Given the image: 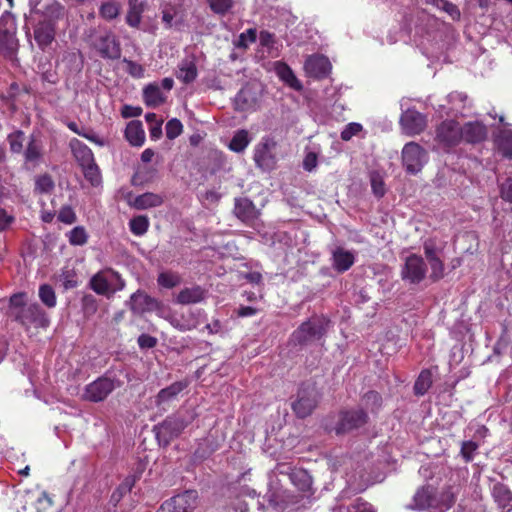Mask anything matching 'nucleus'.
Wrapping results in <instances>:
<instances>
[{"label":"nucleus","mask_w":512,"mask_h":512,"mask_svg":"<svg viewBox=\"0 0 512 512\" xmlns=\"http://www.w3.org/2000/svg\"><path fill=\"white\" fill-rule=\"evenodd\" d=\"M8 313L25 329L49 326V318L46 313L37 303H27L25 293H17L10 297Z\"/></svg>","instance_id":"nucleus-1"},{"label":"nucleus","mask_w":512,"mask_h":512,"mask_svg":"<svg viewBox=\"0 0 512 512\" xmlns=\"http://www.w3.org/2000/svg\"><path fill=\"white\" fill-rule=\"evenodd\" d=\"M329 321L323 317H312L302 323L293 332L292 338L298 344H306L321 339L328 328Z\"/></svg>","instance_id":"nucleus-2"},{"label":"nucleus","mask_w":512,"mask_h":512,"mask_svg":"<svg viewBox=\"0 0 512 512\" xmlns=\"http://www.w3.org/2000/svg\"><path fill=\"white\" fill-rule=\"evenodd\" d=\"M277 142L264 137L254 148L253 160L258 168L263 171L273 170L277 163L276 156Z\"/></svg>","instance_id":"nucleus-3"},{"label":"nucleus","mask_w":512,"mask_h":512,"mask_svg":"<svg viewBox=\"0 0 512 512\" xmlns=\"http://www.w3.org/2000/svg\"><path fill=\"white\" fill-rule=\"evenodd\" d=\"M318 403V392L314 385L303 384L297 393L292 409L299 418L309 416Z\"/></svg>","instance_id":"nucleus-4"},{"label":"nucleus","mask_w":512,"mask_h":512,"mask_svg":"<svg viewBox=\"0 0 512 512\" xmlns=\"http://www.w3.org/2000/svg\"><path fill=\"white\" fill-rule=\"evenodd\" d=\"M428 160V154L416 142H409L402 149V163L405 170L410 174H416L425 165Z\"/></svg>","instance_id":"nucleus-5"},{"label":"nucleus","mask_w":512,"mask_h":512,"mask_svg":"<svg viewBox=\"0 0 512 512\" xmlns=\"http://www.w3.org/2000/svg\"><path fill=\"white\" fill-rule=\"evenodd\" d=\"M92 45L103 58L118 59L121 56L120 43L111 32L105 31L97 34Z\"/></svg>","instance_id":"nucleus-6"},{"label":"nucleus","mask_w":512,"mask_h":512,"mask_svg":"<svg viewBox=\"0 0 512 512\" xmlns=\"http://www.w3.org/2000/svg\"><path fill=\"white\" fill-rule=\"evenodd\" d=\"M435 141L443 147H452L462 141L461 126L453 120L443 121L436 129Z\"/></svg>","instance_id":"nucleus-7"},{"label":"nucleus","mask_w":512,"mask_h":512,"mask_svg":"<svg viewBox=\"0 0 512 512\" xmlns=\"http://www.w3.org/2000/svg\"><path fill=\"white\" fill-rule=\"evenodd\" d=\"M116 388L115 381L108 377H99L86 385L83 398L91 402H101Z\"/></svg>","instance_id":"nucleus-8"},{"label":"nucleus","mask_w":512,"mask_h":512,"mask_svg":"<svg viewBox=\"0 0 512 512\" xmlns=\"http://www.w3.org/2000/svg\"><path fill=\"white\" fill-rule=\"evenodd\" d=\"M197 493L185 491L165 501L157 512H192L196 507Z\"/></svg>","instance_id":"nucleus-9"},{"label":"nucleus","mask_w":512,"mask_h":512,"mask_svg":"<svg viewBox=\"0 0 512 512\" xmlns=\"http://www.w3.org/2000/svg\"><path fill=\"white\" fill-rule=\"evenodd\" d=\"M400 124L406 135L415 136L425 130L427 127V119L422 113L414 109H408L402 113Z\"/></svg>","instance_id":"nucleus-10"},{"label":"nucleus","mask_w":512,"mask_h":512,"mask_svg":"<svg viewBox=\"0 0 512 512\" xmlns=\"http://www.w3.org/2000/svg\"><path fill=\"white\" fill-rule=\"evenodd\" d=\"M426 270L424 260L420 256L412 254L405 260L402 278L411 283H419L425 278Z\"/></svg>","instance_id":"nucleus-11"},{"label":"nucleus","mask_w":512,"mask_h":512,"mask_svg":"<svg viewBox=\"0 0 512 512\" xmlns=\"http://www.w3.org/2000/svg\"><path fill=\"white\" fill-rule=\"evenodd\" d=\"M183 431L181 424L175 416L167 417L162 423L154 427L156 438L160 444L168 445L170 441L180 435Z\"/></svg>","instance_id":"nucleus-12"},{"label":"nucleus","mask_w":512,"mask_h":512,"mask_svg":"<svg viewBox=\"0 0 512 512\" xmlns=\"http://www.w3.org/2000/svg\"><path fill=\"white\" fill-rule=\"evenodd\" d=\"M126 305L134 314L137 315L154 311L159 307V303L156 299L150 297L141 290H137L133 293L126 302Z\"/></svg>","instance_id":"nucleus-13"},{"label":"nucleus","mask_w":512,"mask_h":512,"mask_svg":"<svg viewBox=\"0 0 512 512\" xmlns=\"http://www.w3.org/2000/svg\"><path fill=\"white\" fill-rule=\"evenodd\" d=\"M367 422V414L363 410H352L341 413L336 426V433H346L363 426Z\"/></svg>","instance_id":"nucleus-14"},{"label":"nucleus","mask_w":512,"mask_h":512,"mask_svg":"<svg viewBox=\"0 0 512 512\" xmlns=\"http://www.w3.org/2000/svg\"><path fill=\"white\" fill-rule=\"evenodd\" d=\"M304 69L310 77L323 78L331 70V64L329 59L323 55H311L306 59Z\"/></svg>","instance_id":"nucleus-15"},{"label":"nucleus","mask_w":512,"mask_h":512,"mask_svg":"<svg viewBox=\"0 0 512 512\" xmlns=\"http://www.w3.org/2000/svg\"><path fill=\"white\" fill-rule=\"evenodd\" d=\"M111 277L118 278V272L110 268L97 272L90 280L91 289L99 295L111 297Z\"/></svg>","instance_id":"nucleus-16"},{"label":"nucleus","mask_w":512,"mask_h":512,"mask_svg":"<svg viewBox=\"0 0 512 512\" xmlns=\"http://www.w3.org/2000/svg\"><path fill=\"white\" fill-rule=\"evenodd\" d=\"M185 387L186 384L183 382H175L170 386L161 389L155 398V405L161 410L166 411L169 404L177 398Z\"/></svg>","instance_id":"nucleus-17"},{"label":"nucleus","mask_w":512,"mask_h":512,"mask_svg":"<svg viewBox=\"0 0 512 512\" xmlns=\"http://www.w3.org/2000/svg\"><path fill=\"white\" fill-rule=\"evenodd\" d=\"M491 495L502 512L512 511V492L505 484L494 483L491 488Z\"/></svg>","instance_id":"nucleus-18"},{"label":"nucleus","mask_w":512,"mask_h":512,"mask_svg":"<svg viewBox=\"0 0 512 512\" xmlns=\"http://www.w3.org/2000/svg\"><path fill=\"white\" fill-rule=\"evenodd\" d=\"M234 214L242 222L252 223L258 218L259 211L250 199L238 198L235 200Z\"/></svg>","instance_id":"nucleus-19"},{"label":"nucleus","mask_w":512,"mask_h":512,"mask_svg":"<svg viewBox=\"0 0 512 512\" xmlns=\"http://www.w3.org/2000/svg\"><path fill=\"white\" fill-rule=\"evenodd\" d=\"M55 37L54 23L51 20L40 21L34 29V38L41 49L52 43Z\"/></svg>","instance_id":"nucleus-20"},{"label":"nucleus","mask_w":512,"mask_h":512,"mask_svg":"<svg viewBox=\"0 0 512 512\" xmlns=\"http://www.w3.org/2000/svg\"><path fill=\"white\" fill-rule=\"evenodd\" d=\"M462 140L467 143H478L486 138V127L478 122H468L461 126Z\"/></svg>","instance_id":"nucleus-21"},{"label":"nucleus","mask_w":512,"mask_h":512,"mask_svg":"<svg viewBox=\"0 0 512 512\" xmlns=\"http://www.w3.org/2000/svg\"><path fill=\"white\" fill-rule=\"evenodd\" d=\"M430 500H434V488L431 486L422 487L418 489L413 497V502L408 506L409 509L414 510H425L428 509L430 512H434V507L428 505Z\"/></svg>","instance_id":"nucleus-22"},{"label":"nucleus","mask_w":512,"mask_h":512,"mask_svg":"<svg viewBox=\"0 0 512 512\" xmlns=\"http://www.w3.org/2000/svg\"><path fill=\"white\" fill-rule=\"evenodd\" d=\"M206 297L205 290L200 286H192L182 289L176 298V302L182 305L202 302Z\"/></svg>","instance_id":"nucleus-23"},{"label":"nucleus","mask_w":512,"mask_h":512,"mask_svg":"<svg viewBox=\"0 0 512 512\" xmlns=\"http://www.w3.org/2000/svg\"><path fill=\"white\" fill-rule=\"evenodd\" d=\"M18 50V40L13 33L0 30V54L5 58L14 59Z\"/></svg>","instance_id":"nucleus-24"},{"label":"nucleus","mask_w":512,"mask_h":512,"mask_svg":"<svg viewBox=\"0 0 512 512\" xmlns=\"http://www.w3.org/2000/svg\"><path fill=\"white\" fill-rule=\"evenodd\" d=\"M163 203V197L159 194L146 192L138 195L129 202V205L137 210H145L153 207H158Z\"/></svg>","instance_id":"nucleus-25"},{"label":"nucleus","mask_w":512,"mask_h":512,"mask_svg":"<svg viewBox=\"0 0 512 512\" xmlns=\"http://www.w3.org/2000/svg\"><path fill=\"white\" fill-rule=\"evenodd\" d=\"M333 268L342 273L347 271L355 261V256L352 252L337 248L333 251Z\"/></svg>","instance_id":"nucleus-26"},{"label":"nucleus","mask_w":512,"mask_h":512,"mask_svg":"<svg viewBox=\"0 0 512 512\" xmlns=\"http://www.w3.org/2000/svg\"><path fill=\"white\" fill-rule=\"evenodd\" d=\"M125 137L133 146H142L145 142V132L140 121H130L125 129Z\"/></svg>","instance_id":"nucleus-27"},{"label":"nucleus","mask_w":512,"mask_h":512,"mask_svg":"<svg viewBox=\"0 0 512 512\" xmlns=\"http://www.w3.org/2000/svg\"><path fill=\"white\" fill-rule=\"evenodd\" d=\"M428 505L434 507V512H443L449 509L455 502L454 493L450 488L443 490L440 493H436L434 490V500H430Z\"/></svg>","instance_id":"nucleus-28"},{"label":"nucleus","mask_w":512,"mask_h":512,"mask_svg":"<svg viewBox=\"0 0 512 512\" xmlns=\"http://www.w3.org/2000/svg\"><path fill=\"white\" fill-rule=\"evenodd\" d=\"M198 75L197 67L192 59H184L178 66L176 77L185 84L193 82Z\"/></svg>","instance_id":"nucleus-29"},{"label":"nucleus","mask_w":512,"mask_h":512,"mask_svg":"<svg viewBox=\"0 0 512 512\" xmlns=\"http://www.w3.org/2000/svg\"><path fill=\"white\" fill-rule=\"evenodd\" d=\"M275 71L278 77L295 90H301L302 84L297 79L292 69L283 62L275 63Z\"/></svg>","instance_id":"nucleus-30"},{"label":"nucleus","mask_w":512,"mask_h":512,"mask_svg":"<svg viewBox=\"0 0 512 512\" xmlns=\"http://www.w3.org/2000/svg\"><path fill=\"white\" fill-rule=\"evenodd\" d=\"M143 99L147 106L155 108L165 101V96L161 92L160 86L152 83L144 88Z\"/></svg>","instance_id":"nucleus-31"},{"label":"nucleus","mask_w":512,"mask_h":512,"mask_svg":"<svg viewBox=\"0 0 512 512\" xmlns=\"http://www.w3.org/2000/svg\"><path fill=\"white\" fill-rule=\"evenodd\" d=\"M43 156V144L34 136H31L24 152L26 162L37 164Z\"/></svg>","instance_id":"nucleus-32"},{"label":"nucleus","mask_w":512,"mask_h":512,"mask_svg":"<svg viewBox=\"0 0 512 512\" xmlns=\"http://www.w3.org/2000/svg\"><path fill=\"white\" fill-rule=\"evenodd\" d=\"M72 151L81 167L95 161L91 149L80 141L72 143Z\"/></svg>","instance_id":"nucleus-33"},{"label":"nucleus","mask_w":512,"mask_h":512,"mask_svg":"<svg viewBox=\"0 0 512 512\" xmlns=\"http://www.w3.org/2000/svg\"><path fill=\"white\" fill-rule=\"evenodd\" d=\"M427 4L447 13L453 20H459L461 13L458 7L448 0H426Z\"/></svg>","instance_id":"nucleus-34"},{"label":"nucleus","mask_w":512,"mask_h":512,"mask_svg":"<svg viewBox=\"0 0 512 512\" xmlns=\"http://www.w3.org/2000/svg\"><path fill=\"white\" fill-rule=\"evenodd\" d=\"M249 142L248 132L246 130H239L231 139L229 148L234 152L240 153L246 149Z\"/></svg>","instance_id":"nucleus-35"},{"label":"nucleus","mask_w":512,"mask_h":512,"mask_svg":"<svg viewBox=\"0 0 512 512\" xmlns=\"http://www.w3.org/2000/svg\"><path fill=\"white\" fill-rule=\"evenodd\" d=\"M499 151L506 159L512 160V131H503L499 137Z\"/></svg>","instance_id":"nucleus-36"},{"label":"nucleus","mask_w":512,"mask_h":512,"mask_svg":"<svg viewBox=\"0 0 512 512\" xmlns=\"http://www.w3.org/2000/svg\"><path fill=\"white\" fill-rule=\"evenodd\" d=\"M432 385V374L428 370H424L418 376L414 384V392L416 395H424Z\"/></svg>","instance_id":"nucleus-37"},{"label":"nucleus","mask_w":512,"mask_h":512,"mask_svg":"<svg viewBox=\"0 0 512 512\" xmlns=\"http://www.w3.org/2000/svg\"><path fill=\"white\" fill-rule=\"evenodd\" d=\"M69 243L74 246L85 245L88 241V234L83 226H76L67 233Z\"/></svg>","instance_id":"nucleus-38"},{"label":"nucleus","mask_w":512,"mask_h":512,"mask_svg":"<svg viewBox=\"0 0 512 512\" xmlns=\"http://www.w3.org/2000/svg\"><path fill=\"white\" fill-rule=\"evenodd\" d=\"M131 232L136 236L144 235L149 227V219L147 216L139 215L129 222Z\"/></svg>","instance_id":"nucleus-39"},{"label":"nucleus","mask_w":512,"mask_h":512,"mask_svg":"<svg viewBox=\"0 0 512 512\" xmlns=\"http://www.w3.org/2000/svg\"><path fill=\"white\" fill-rule=\"evenodd\" d=\"M25 139L24 132L21 130L14 131L7 136V141L12 153H21L23 150V142Z\"/></svg>","instance_id":"nucleus-40"},{"label":"nucleus","mask_w":512,"mask_h":512,"mask_svg":"<svg viewBox=\"0 0 512 512\" xmlns=\"http://www.w3.org/2000/svg\"><path fill=\"white\" fill-rule=\"evenodd\" d=\"M39 298L44 305L48 308H53L56 305V295L50 285L43 284L39 288Z\"/></svg>","instance_id":"nucleus-41"},{"label":"nucleus","mask_w":512,"mask_h":512,"mask_svg":"<svg viewBox=\"0 0 512 512\" xmlns=\"http://www.w3.org/2000/svg\"><path fill=\"white\" fill-rule=\"evenodd\" d=\"M82 170L85 178L91 182L92 185L96 186L101 181V175L98 166L95 161L89 163L88 165L82 166Z\"/></svg>","instance_id":"nucleus-42"},{"label":"nucleus","mask_w":512,"mask_h":512,"mask_svg":"<svg viewBox=\"0 0 512 512\" xmlns=\"http://www.w3.org/2000/svg\"><path fill=\"white\" fill-rule=\"evenodd\" d=\"M362 403L367 409L374 412L381 406L382 399L379 393L369 391L363 396Z\"/></svg>","instance_id":"nucleus-43"},{"label":"nucleus","mask_w":512,"mask_h":512,"mask_svg":"<svg viewBox=\"0 0 512 512\" xmlns=\"http://www.w3.org/2000/svg\"><path fill=\"white\" fill-rule=\"evenodd\" d=\"M180 282V276L173 272H162L158 276V284L165 288H173Z\"/></svg>","instance_id":"nucleus-44"},{"label":"nucleus","mask_w":512,"mask_h":512,"mask_svg":"<svg viewBox=\"0 0 512 512\" xmlns=\"http://www.w3.org/2000/svg\"><path fill=\"white\" fill-rule=\"evenodd\" d=\"M370 182L373 193L377 197H382L385 194V185L382 176L376 172H373L370 175Z\"/></svg>","instance_id":"nucleus-45"},{"label":"nucleus","mask_w":512,"mask_h":512,"mask_svg":"<svg viewBox=\"0 0 512 512\" xmlns=\"http://www.w3.org/2000/svg\"><path fill=\"white\" fill-rule=\"evenodd\" d=\"M165 129L167 138L175 139L182 133L183 125L178 119L173 118L167 122Z\"/></svg>","instance_id":"nucleus-46"},{"label":"nucleus","mask_w":512,"mask_h":512,"mask_svg":"<svg viewBox=\"0 0 512 512\" xmlns=\"http://www.w3.org/2000/svg\"><path fill=\"white\" fill-rule=\"evenodd\" d=\"M58 220L64 224H73L76 221V214L71 206H63L58 213Z\"/></svg>","instance_id":"nucleus-47"},{"label":"nucleus","mask_w":512,"mask_h":512,"mask_svg":"<svg viewBox=\"0 0 512 512\" xmlns=\"http://www.w3.org/2000/svg\"><path fill=\"white\" fill-rule=\"evenodd\" d=\"M140 14V7L130 2V9L126 16L127 23L132 27H137L141 20Z\"/></svg>","instance_id":"nucleus-48"},{"label":"nucleus","mask_w":512,"mask_h":512,"mask_svg":"<svg viewBox=\"0 0 512 512\" xmlns=\"http://www.w3.org/2000/svg\"><path fill=\"white\" fill-rule=\"evenodd\" d=\"M54 188V182L49 175H41L36 180V189L41 193H47Z\"/></svg>","instance_id":"nucleus-49"},{"label":"nucleus","mask_w":512,"mask_h":512,"mask_svg":"<svg viewBox=\"0 0 512 512\" xmlns=\"http://www.w3.org/2000/svg\"><path fill=\"white\" fill-rule=\"evenodd\" d=\"M100 13L106 19H113L119 13V6L115 2L104 3L100 8Z\"/></svg>","instance_id":"nucleus-50"},{"label":"nucleus","mask_w":512,"mask_h":512,"mask_svg":"<svg viewBox=\"0 0 512 512\" xmlns=\"http://www.w3.org/2000/svg\"><path fill=\"white\" fill-rule=\"evenodd\" d=\"M478 445L473 441H464L461 445V455L469 462L473 460L474 452L477 450Z\"/></svg>","instance_id":"nucleus-51"},{"label":"nucleus","mask_w":512,"mask_h":512,"mask_svg":"<svg viewBox=\"0 0 512 512\" xmlns=\"http://www.w3.org/2000/svg\"><path fill=\"white\" fill-rule=\"evenodd\" d=\"M211 9L218 14L226 13L232 6V0H208Z\"/></svg>","instance_id":"nucleus-52"},{"label":"nucleus","mask_w":512,"mask_h":512,"mask_svg":"<svg viewBox=\"0 0 512 512\" xmlns=\"http://www.w3.org/2000/svg\"><path fill=\"white\" fill-rule=\"evenodd\" d=\"M256 29H248L241 33L238 40V47L246 48L250 43L256 41Z\"/></svg>","instance_id":"nucleus-53"},{"label":"nucleus","mask_w":512,"mask_h":512,"mask_svg":"<svg viewBox=\"0 0 512 512\" xmlns=\"http://www.w3.org/2000/svg\"><path fill=\"white\" fill-rule=\"evenodd\" d=\"M361 129L362 126L359 123H349L341 132V139L344 141H349L353 136L357 135Z\"/></svg>","instance_id":"nucleus-54"},{"label":"nucleus","mask_w":512,"mask_h":512,"mask_svg":"<svg viewBox=\"0 0 512 512\" xmlns=\"http://www.w3.org/2000/svg\"><path fill=\"white\" fill-rule=\"evenodd\" d=\"M123 62L127 65L126 71L135 78H141L144 74L143 67L131 60L124 59Z\"/></svg>","instance_id":"nucleus-55"},{"label":"nucleus","mask_w":512,"mask_h":512,"mask_svg":"<svg viewBox=\"0 0 512 512\" xmlns=\"http://www.w3.org/2000/svg\"><path fill=\"white\" fill-rule=\"evenodd\" d=\"M432 273L431 277L434 279H440L443 276L444 271V265L442 261L438 258H432V260L429 261Z\"/></svg>","instance_id":"nucleus-56"},{"label":"nucleus","mask_w":512,"mask_h":512,"mask_svg":"<svg viewBox=\"0 0 512 512\" xmlns=\"http://www.w3.org/2000/svg\"><path fill=\"white\" fill-rule=\"evenodd\" d=\"M291 480L293 482H295L296 480L301 481V485L299 486V488L301 490H305V489L309 488V486L311 484L310 477L305 471H297V472L292 473Z\"/></svg>","instance_id":"nucleus-57"},{"label":"nucleus","mask_w":512,"mask_h":512,"mask_svg":"<svg viewBox=\"0 0 512 512\" xmlns=\"http://www.w3.org/2000/svg\"><path fill=\"white\" fill-rule=\"evenodd\" d=\"M500 194L503 200L512 203V178H507L501 184Z\"/></svg>","instance_id":"nucleus-58"},{"label":"nucleus","mask_w":512,"mask_h":512,"mask_svg":"<svg viewBox=\"0 0 512 512\" xmlns=\"http://www.w3.org/2000/svg\"><path fill=\"white\" fill-rule=\"evenodd\" d=\"M347 512H374L372 507L361 499H357L349 508Z\"/></svg>","instance_id":"nucleus-59"},{"label":"nucleus","mask_w":512,"mask_h":512,"mask_svg":"<svg viewBox=\"0 0 512 512\" xmlns=\"http://www.w3.org/2000/svg\"><path fill=\"white\" fill-rule=\"evenodd\" d=\"M423 248L428 261L432 260V258H438L436 245L432 240L425 241Z\"/></svg>","instance_id":"nucleus-60"},{"label":"nucleus","mask_w":512,"mask_h":512,"mask_svg":"<svg viewBox=\"0 0 512 512\" xmlns=\"http://www.w3.org/2000/svg\"><path fill=\"white\" fill-rule=\"evenodd\" d=\"M179 424H181V428L184 430L189 424L192 423L194 420V413L193 412H186L185 414H182L179 412L178 414L174 415Z\"/></svg>","instance_id":"nucleus-61"},{"label":"nucleus","mask_w":512,"mask_h":512,"mask_svg":"<svg viewBox=\"0 0 512 512\" xmlns=\"http://www.w3.org/2000/svg\"><path fill=\"white\" fill-rule=\"evenodd\" d=\"M111 285H110V293L111 296L115 294L117 291H121L125 288V281L122 279L121 275L118 273V278L111 277Z\"/></svg>","instance_id":"nucleus-62"},{"label":"nucleus","mask_w":512,"mask_h":512,"mask_svg":"<svg viewBox=\"0 0 512 512\" xmlns=\"http://www.w3.org/2000/svg\"><path fill=\"white\" fill-rule=\"evenodd\" d=\"M317 166V155L313 152H309L303 161V167L306 171H312Z\"/></svg>","instance_id":"nucleus-63"},{"label":"nucleus","mask_w":512,"mask_h":512,"mask_svg":"<svg viewBox=\"0 0 512 512\" xmlns=\"http://www.w3.org/2000/svg\"><path fill=\"white\" fill-rule=\"evenodd\" d=\"M157 341L154 337L142 334L138 338V344L141 348H152L156 345Z\"/></svg>","instance_id":"nucleus-64"}]
</instances>
